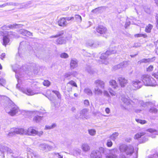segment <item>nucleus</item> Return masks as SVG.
I'll return each mask as SVG.
<instances>
[{
    "label": "nucleus",
    "mask_w": 158,
    "mask_h": 158,
    "mask_svg": "<svg viewBox=\"0 0 158 158\" xmlns=\"http://www.w3.org/2000/svg\"><path fill=\"white\" fill-rule=\"evenodd\" d=\"M123 104H121V106L123 110H126L129 111H131V109L128 108L129 105H131L133 111L136 113H141L146 106H148L150 103H144L141 100L136 99H133L132 101L130 99L122 97L121 99Z\"/></svg>",
    "instance_id": "1"
},
{
    "label": "nucleus",
    "mask_w": 158,
    "mask_h": 158,
    "mask_svg": "<svg viewBox=\"0 0 158 158\" xmlns=\"http://www.w3.org/2000/svg\"><path fill=\"white\" fill-rule=\"evenodd\" d=\"M152 75L157 79V81H156L150 75L143 74L141 76V78L144 84L147 86H158V72H153Z\"/></svg>",
    "instance_id": "2"
},
{
    "label": "nucleus",
    "mask_w": 158,
    "mask_h": 158,
    "mask_svg": "<svg viewBox=\"0 0 158 158\" xmlns=\"http://www.w3.org/2000/svg\"><path fill=\"white\" fill-rule=\"evenodd\" d=\"M109 151L105 148L100 147L98 149L92 151L90 154V158H102V154L106 155Z\"/></svg>",
    "instance_id": "3"
},
{
    "label": "nucleus",
    "mask_w": 158,
    "mask_h": 158,
    "mask_svg": "<svg viewBox=\"0 0 158 158\" xmlns=\"http://www.w3.org/2000/svg\"><path fill=\"white\" fill-rule=\"evenodd\" d=\"M116 49V48L114 49H110L107 50L106 52L102 53L100 57L101 63L106 65L109 62L107 59L108 56L111 54L116 53L117 51Z\"/></svg>",
    "instance_id": "4"
},
{
    "label": "nucleus",
    "mask_w": 158,
    "mask_h": 158,
    "mask_svg": "<svg viewBox=\"0 0 158 158\" xmlns=\"http://www.w3.org/2000/svg\"><path fill=\"white\" fill-rule=\"evenodd\" d=\"M119 150L121 152H124L127 155L131 156L133 154L134 152V148L131 145H126L123 144L120 145Z\"/></svg>",
    "instance_id": "5"
},
{
    "label": "nucleus",
    "mask_w": 158,
    "mask_h": 158,
    "mask_svg": "<svg viewBox=\"0 0 158 158\" xmlns=\"http://www.w3.org/2000/svg\"><path fill=\"white\" fill-rule=\"evenodd\" d=\"M60 37L57 40L56 42L58 44H65L66 40H68L67 38L64 35V31H61L59 32L57 34L55 35H53L51 37Z\"/></svg>",
    "instance_id": "6"
},
{
    "label": "nucleus",
    "mask_w": 158,
    "mask_h": 158,
    "mask_svg": "<svg viewBox=\"0 0 158 158\" xmlns=\"http://www.w3.org/2000/svg\"><path fill=\"white\" fill-rule=\"evenodd\" d=\"M10 38L18 37L19 36L15 35V33L13 32H8L7 35L3 36L2 44L6 47L7 45H9L10 44Z\"/></svg>",
    "instance_id": "7"
},
{
    "label": "nucleus",
    "mask_w": 158,
    "mask_h": 158,
    "mask_svg": "<svg viewBox=\"0 0 158 158\" xmlns=\"http://www.w3.org/2000/svg\"><path fill=\"white\" fill-rule=\"evenodd\" d=\"M9 110L6 108V112L10 115L13 116L15 115L19 111L18 107L14 103L9 104Z\"/></svg>",
    "instance_id": "8"
},
{
    "label": "nucleus",
    "mask_w": 158,
    "mask_h": 158,
    "mask_svg": "<svg viewBox=\"0 0 158 158\" xmlns=\"http://www.w3.org/2000/svg\"><path fill=\"white\" fill-rule=\"evenodd\" d=\"M17 79L18 83L16 85V88L20 91H22L23 93L25 94L28 95H32L35 94V92L31 90L30 88H27L26 89L21 87L19 84V80L18 79L17 76H16Z\"/></svg>",
    "instance_id": "9"
},
{
    "label": "nucleus",
    "mask_w": 158,
    "mask_h": 158,
    "mask_svg": "<svg viewBox=\"0 0 158 158\" xmlns=\"http://www.w3.org/2000/svg\"><path fill=\"white\" fill-rule=\"evenodd\" d=\"M26 130H25L23 128H13L11 129L10 131L8 134L7 135L11 136L15 134L26 135Z\"/></svg>",
    "instance_id": "10"
},
{
    "label": "nucleus",
    "mask_w": 158,
    "mask_h": 158,
    "mask_svg": "<svg viewBox=\"0 0 158 158\" xmlns=\"http://www.w3.org/2000/svg\"><path fill=\"white\" fill-rule=\"evenodd\" d=\"M145 134L143 132L138 133L135 135L134 138L135 139H139L140 143L145 142L148 140L147 137L143 136Z\"/></svg>",
    "instance_id": "11"
},
{
    "label": "nucleus",
    "mask_w": 158,
    "mask_h": 158,
    "mask_svg": "<svg viewBox=\"0 0 158 158\" xmlns=\"http://www.w3.org/2000/svg\"><path fill=\"white\" fill-rule=\"evenodd\" d=\"M131 84L132 89L135 90L140 88L142 86V83L140 81L135 79L132 81Z\"/></svg>",
    "instance_id": "12"
},
{
    "label": "nucleus",
    "mask_w": 158,
    "mask_h": 158,
    "mask_svg": "<svg viewBox=\"0 0 158 158\" xmlns=\"http://www.w3.org/2000/svg\"><path fill=\"white\" fill-rule=\"evenodd\" d=\"M53 147L47 144L44 143L40 144L39 146V149L44 152L50 151L52 148Z\"/></svg>",
    "instance_id": "13"
},
{
    "label": "nucleus",
    "mask_w": 158,
    "mask_h": 158,
    "mask_svg": "<svg viewBox=\"0 0 158 158\" xmlns=\"http://www.w3.org/2000/svg\"><path fill=\"white\" fill-rule=\"evenodd\" d=\"M95 87H98L104 89L105 87V83L104 81L99 79L95 80L94 82Z\"/></svg>",
    "instance_id": "14"
},
{
    "label": "nucleus",
    "mask_w": 158,
    "mask_h": 158,
    "mask_svg": "<svg viewBox=\"0 0 158 158\" xmlns=\"http://www.w3.org/2000/svg\"><path fill=\"white\" fill-rule=\"evenodd\" d=\"M78 60L75 58L72 59L70 64V68L71 69H74L78 66Z\"/></svg>",
    "instance_id": "15"
},
{
    "label": "nucleus",
    "mask_w": 158,
    "mask_h": 158,
    "mask_svg": "<svg viewBox=\"0 0 158 158\" xmlns=\"http://www.w3.org/2000/svg\"><path fill=\"white\" fill-rule=\"evenodd\" d=\"M26 135H36L37 131L34 129L32 127H30L28 128L27 130H26Z\"/></svg>",
    "instance_id": "16"
},
{
    "label": "nucleus",
    "mask_w": 158,
    "mask_h": 158,
    "mask_svg": "<svg viewBox=\"0 0 158 158\" xmlns=\"http://www.w3.org/2000/svg\"><path fill=\"white\" fill-rule=\"evenodd\" d=\"M97 31L101 34H105L107 31L106 27L103 26H99L96 29Z\"/></svg>",
    "instance_id": "17"
},
{
    "label": "nucleus",
    "mask_w": 158,
    "mask_h": 158,
    "mask_svg": "<svg viewBox=\"0 0 158 158\" xmlns=\"http://www.w3.org/2000/svg\"><path fill=\"white\" fill-rule=\"evenodd\" d=\"M58 23L59 26L62 27H66L68 24V23L64 17L60 18L58 21Z\"/></svg>",
    "instance_id": "18"
},
{
    "label": "nucleus",
    "mask_w": 158,
    "mask_h": 158,
    "mask_svg": "<svg viewBox=\"0 0 158 158\" xmlns=\"http://www.w3.org/2000/svg\"><path fill=\"white\" fill-rule=\"evenodd\" d=\"M127 65V61H123L117 65L114 66L113 67V69L115 70L121 68L126 67Z\"/></svg>",
    "instance_id": "19"
},
{
    "label": "nucleus",
    "mask_w": 158,
    "mask_h": 158,
    "mask_svg": "<svg viewBox=\"0 0 158 158\" xmlns=\"http://www.w3.org/2000/svg\"><path fill=\"white\" fill-rule=\"evenodd\" d=\"M35 114V115L34 116L33 118V121L37 123H39L42 120V117L39 115L40 114L38 111H36Z\"/></svg>",
    "instance_id": "20"
},
{
    "label": "nucleus",
    "mask_w": 158,
    "mask_h": 158,
    "mask_svg": "<svg viewBox=\"0 0 158 158\" xmlns=\"http://www.w3.org/2000/svg\"><path fill=\"white\" fill-rule=\"evenodd\" d=\"M81 150L79 148H75L70 151V153L75 156H77L80 155Z\"/></svg>",
    "instance_id": "21"
},
{
    "label": "nucleus",
    "mask_w": 158,
    "mask_h": 158,
    "mask_svg": "<svg viewBox=\"0 0 158 158\" xmlns=\"http://www.w3.org/2000/svg\"><path fill=\"white\" fill-rule=\"evenodd\" d=\"M95 95L101 96L103 94V90L99 87H95L93 91Z\"/></svg>",
    "instance_id": "22"
},
{
    "label": "nucleus",
    "mask_w": 158,
    "mask_h": 158,
    "mask_svg": "<svg viewBox=\"0 0 158 158\" xmlns=\"http://www.w3.org/2000/svg\"><path fill=\"white\" fill-rule=\"evenodd\" d=\"M81 148L84 152H87L90 150V148L88 143H83L81 146Z\"/></svg>",
    "instance_id": "23"
},
{
    "label": "nucleus",
    "mask_w": 158,
    "mask_h": 158,
    "mask_svg": "<svg viewBox=\"0 0 158 158\" xmlns=\"http://www.w3.org/2000/svg\"><path fill=\"white\" fill-rule=\"evenodd\" d=\"M19 32L20 34L23 35L28 36L32 35V33L24 29H21L19 31Z\"/></svg>",
    "instance_id": "24"
},
{
    "label": "nucleus",
    "mask_w": 158,
    "mask_h": 158,
    "mask_svg": "<svg viewBox=\"0 0 158 158\" xmlns=\"http://www.w3.org/2000/svg\"><path fill=\"white\" fill-rule=\"evenodd\" d=\"M118 81L122 87L125 86L127 83V80L123 77H119L118 78Z\"/></svg>",
    "instance_id": "25"
},
{
    "label": "nucleus",
    "mask_w": 158,
    "mask_h": 158,
    "mask_svg": "<svg viewBox=\"0 0 158 158\" xmlns=\"http://www.w3.org/2000/svg\"><path fill=\"white\" fill-rule=\"evenodd\" d=\"M18 25L17 24H15L12 25H9L8 26L4 25L2 27L3 30H9L10 29H13L16 28V26Z\"/></svg>",
    "instance_id": "26"
},
{
    "label": "nucleus",
    "mask_w": 158,
    "mask_h": 158,
    "mask_svg": "<svg viewBox=\"0 0 158 158\" xmlns=\"http://www.w3.org/2000/svg\"><path fill=\"white\" fill-rule=\"evenodd\" d=\"M19 4H18V6H19V8H27L30 7L31 6L30 5L31 4V2H28L23 3L22 4H20L19 3Z\"/></svg>",
    "instance_id": "27"
},
{
    "label": "nucleus",
    "mask_w": 158,
    "mask_h": 158,
    "mask_svg": "<svg viewBox=\"0 0 158 158\" xmlns=\"http://www.w3.org/2000/svg\"><path fill=\"white\" fill-rule=\"evenodd\" d=\"M109 84L113 88L115 89H118V87L115 81L113 80H110L109 81Z\"/></svg>",
    "instance_id": "28"
},
{
    "label": "nucleus",
    "mask_w": 158,
    "mask_h": 158,
    "mask_svg": "<svg viewBox=\"0 0 158 158\" xmlns=\"http://www.w3.org/2000/svg\"><path fill=\"white\" fill-rule=\"evenodd\" d=\"M86 44L87 46L92 47L93 48L97 47L99 45V44L98 43L96 42H94L92 40L88 41L87 43Z\"/></svg>",
    "instance_id": "29"
},
{
    "label": "nucleus",
    "mask_w": 158,
    "mask_h": 158,
    "mask_svg": "<svg viewBox=\"0 0 158 158\" xmlns=\"http://www.w3.org/2000/svg\"><path fill=\"white\" fill-rule=\"evenodd\" d=\"M27 151L28 152L27 155L28 158H33L32 154L34 151L29 148H27Z\"/></svg>",
    "instance_id": "30"
},
{
    "label": "nucleus",
    "mask_w": 158,
    "mask_h": 158,
    "mask_svg": "<svg viewBox=\"0 0 158 158\" xmlns=\"http://www.w3.org/2000/svg\"><path fill=\"white\" fill-rule=\"evenodd\" d=\"M152 59H143L138 62V64H140L143 63H147L152 61Z\"/></svg>",
    "instance_id": "31"
},
{
    "label": "nucleus",
    "mask_w": 158,
    "mask_h": 158,
    "mask_svg": "<svg viewBox=\"0 0 158 158\" xmlns=\"http://www.w3.org/2000/svg\"><path fill=\"white\" fill-rule=\"evenodd\" d=\"M88 111L87 109H84L82 110L80 112V116L82 118H85L87 114Z\"/></svg>",
    "instance_id": "32"
},
{
    "label": "nucleus",
    "mask_w": 158,
    "mask_h": 158,
    "mask_svg": "<svg viewBox=\"0 0 158 158\" xmlns=\"http://www.w3.org/2000/svg\"><path fill=\"white\" fill-rule=\"evenodd\" d=\"M118 135V132H114L110 136L109 138L110 139L114 141L117 138Z\"/></svg>",
    "instance_id": "33"
},
{
    "label": "nucleus",
    "mask_w": 158,
    "mask_h": 158,
    "mask_svg": "<svg viewBox=\"0 0 158 158\" xmlns=\"http://www.w3.org/2000/svg\"><path fill=\"white\" fill-rule=\"evenodd\" d=\"M153 26L152 25L149 24L145 28V31L147 33H150L152 28Z\"/></svg>",
    "instance_id": "34"
},
{
    "label": "nucleus",
    "mask_w": 158,
    "mask_h": 158,
    "mask_svg": "<svg viewBox=\"0 0 158 158\" xmlns=\"http://www.w3.org/2000/svg\"><path fill=\"white\" fill-rule=\"evenodd\" d=\"M2 151L3 152H7L8 153H11L12 152V151L9 148L6 146H3L2 148Z\"/></svg>",
    "instance_id": "35"
},
{
    "label": "nucleus",
    "mask_w": 158,
    "mask_h": 158,
    "mask_svg": "<svg viewBox=\"0 0 158 158\" xmlns=\"http://www.w3.org/2000/svg\"><path fill=\"white\" fill-rule=\"evenodd\" d=\"M102 7L96 8L95 9L92 10V12L95 14L101 13L102 11Z\"/></svg>",
    "instance_id": "36"
},
{
    "label": "nucleus",
    "mask_w": 158,
    "mask_h": 158,
    "mask_svg": "<svg viewBox=\"0 0 158 158\" xmlns=\"http://www.w3.org/2000/svg\"><path fill=\"white\" fill-rule=\"evenodd\" d=\"M84 92L85 93L89 96H91L92 95V92L90 89L88 88H85L84 89Z\"/></svg>",
    "instance_id": "37"
},
{
    "label": "nucleus",
    "mask_w": 158,
    "mask_h": 158,
    "mask_svg": "<svg viewBox=\"0 0 158 158\" xmlns=\"http://www.w3.org/2000/svg\"><path fill=\"white\" fill-rule=\"evenodd\" d=\"M147 131L148 132H150V133H151L152 135H158V131L155 129H152V128H150L149 129H148L147 130Z\"/></svg>",
    "instance_id": "38"
},
{
    "label": "nucleus",
    "mask_w": 158,
    "mask_h": 158,
    "mask_svg": "<svg viewBox=\"0 0 158 158\" xmlns=\"http://www.w3.org/2000/svg\"><path fill=\"white\" fill-rule=\"evenodd\" d=\"M56 126V124L55 123H52L51 125H46L45 127V129L49 130L53 129Z\"/></svg>",
    "instance_id": "39"
},
{
    "label": "nucleus",
    "mask_w": 158,
    "mask_h": 158,
    "mask_svg": "<svg viewBox=\"0 0 158 158\" xmlns=\"http://www.w3.org/2000/svg\"><path fill=\"white\" fill-rule=\"evenodd\" d=\"M88 131L89 134L91 136H94L96 135V131L94 129H89Z\"/></svg>",
    "instance_id": "40"
},
{
    "label": "nucleus",
    "mask_w": 158,
    "mask_h": 158,
    "mask_svg": "<svg viewBox=\"0 0 158 158\" xmlns=\"http://www.w3.org/2000/svg\"><path fill=\"white\" fill-rule=\"evenodd\" d=\"M134 36L135 37H143L145 38L147 37V35L146 34H137L135 35Z\"/></svg>",
    "instance_id": "41"
},
{
    "label": "nucleus",
    "mask_w": 158,
    "mask_h": 158,
    "mask_svg": "<svg viewBox=\"0 0 158 158\" xmlns=\"http://www.w3.org/2000/svg\"><path fill=\"white\" fill-rule=\"evenodd\" d=\"M75 18L77 22L78 23H81L82 21V18L81 16L79 15H76Z\"/></svg>",
    "instance_id": "42"
},
{
    "label": "nucleus",
    "mask_w": 158,
    "mask_h": 158,
    "mask_svg": "<svg viewBox=\"0 0 158 158\" xmlns=\"http://www.w3.org/2000/svg\"><path fill=\"white\" fill-rule=\"evenodd\" d=\"M6 6H17L18 4H19L18 3H14L12 2H7L5 3Z\"/></svg>",
    "instance_id": "43"
},
{
    "label": "nucleus",
    "mask_w": 158,
    "mask_h": 158,
    "mask_svg": "<svg viewBox=\"0 0 158 158\" xmlns=\"http://www.w3.org/2000/svg\"><path fill=\"white\" fill-rule=\"evenodd\" d=\"M135 120L138 123H139L142 124H144L147 122L144 120H142L139 119H136Z\"/></svg>",
    "instance_id": "44"
},
{
    "label": "nucleus",
    "mask_w": 158,
    "mask_h": 158,
    "mask_svg": "<svg viewBox=\"0 0 158 158\" xmlns=\"http://www.w3.org/2000/svg\"><path fill=\"white\" fill-rule=\"evenodd\" d=\"M6 83L5 80L1 77L0 79V85L4 86Z\"/></svg>",
    "instance_id": "45"
},
{
    "label": "nucleus",
    "mask_w": 158,
    "mask_h": 158,
    "mask_svg": "<svg viewBox=\"0 0 158 158\" xmlns=\"http://www.w3.org/2000/svg\"><path fill=\"white\" fill-rule=\"evenodd\" d=\"M64 77L65 78H67L68 79H70L72 77L70 72L65 73L64 75Z\"/></svg>",
    "instance_id": "46"
},
{
    "label": "nucleus",
    "mask_w": 158,
    "mask_h": 158,
    "mask_svg": "<svg viewBox=\"0 0 158 158\" xmlns=\"http://www.w3.org/2000/svg\"><path fill=\"white\" fill-rule=\"evenodd\" d=\"M109 92L112 96H115L116 94V91H114L111 88H109L108 89Z\"/></svg>",
    "instance_id": "47"
},
{
    "label": "nucleus",
    "mask_w": 158,
    "mask_h": 158,
    "mask_svg": "<svg viewBox=\"0 0 158 158\" xmlns=\"http://www.w3.org/2000/svg\"><path fill=\"white\" fill-rule=\"evenodd\" d=\"M52 92L54 93L57 96L58 98H61V95L58 91L56 90H52Z\"/></svg>",
    "instance_id": "48"
},
{
    "label": "nucleus",
    "mask_w": 158,
    "mask_h": 158,
    "mask_svg": "<svg viewBox=\"0 0 158 158\" xmlns=\"http://www.w3.org/2000/svg\"><path fill=\"white\" fill-rule=\"evenodd\" d=\"M69 85L77 87V86L76 83L73 81H69L67 84V85Z\"/></svg>",
    "instance_id": "49"
},
{
    "label": "nucleus",
    "mask_w": 158,
    "mask_h": 158,
    "mask_svg": "<svg viewBox=\"0 0 158 158\" xmlns=\"http://www.w3.org/2000/svg\"><path fill=\"white\" fill-rule=\"evenodd\" d=\"M43 85L44 86H48L50 84V83L49 81L48 80H45L43 83Z\"/></svg>",
    "instance_id": "50"
},
{
    "label": "nucleus",
    "mask_w": 158,
    "mask_h": 158,
    "mask_svg": "<svg viewBox=\"0 0 158 158\" xmlns=\"http://www.w3.org/2000/svg\"><path fill=\"white\" fill-rule=\"evenodd\" d=\"M60 56L62 58H66L68 57L69 56L67 53L64 52L60 55Z\"/></svg>",
    "instance_id": "51"
},
{
    "label": "nucleus",
    "mask_w": 158,
    "mask_h": 158,
    "mask_svg": "<svg viewBox=\"0 0 158 158\" xmlns=\"http://www.w3.org/2000/svg\"><path fill=\"white\" fill-rule=\"evenodd\" d=\"M154 69L153 65H150L148 67L146 68V71L148 72H150L152 71Z\"/></svg>",
    "instance_id": "52"
},
{
    "label": "nucleus",
    "mask_w": 158,
    "mask_h": 158,
    "mask_svg": "<svg viewBox=\"0 0 158 158\" xmlns=\"http://www.w3.org/2000/svg\"><path fill=\"white\" fill-rule=\"evenodd\" d=\"M54 156H55L58 158H63V156L61 155L60 153L58 152H54L53 153Z\"/></svg>",
    "instance_id": "53"
},
{
    "label": "nucleus",
    "mask_w": 158,
    "mask_h": 158,
    "mask_svg": "<svg viewBox=\"0 0 158 158\" xmlns=\"http://www.w3.org/2000/svg\"><path fill=\"white\" fill-rule=\"evenodd\" d=\"M149 112L151 113H156L157 112V109L155 107H153L149 110Z\"/></svg>",
    "instance_id": "54"
},
{
    "label": "nucleus",
    "mask_w": 158,
    "mask_h": 158,
    "mask_svg": "<svg viewBox=\"0 0 158 158\" xmlns=\"http://www.w3.org/2000/svg\"><path fill=\"white\" fill-rule=\"evenodd\" d=\"M113 145V143L110 139L108 140L106 143V145L108 147H111Z\"/></svg>",
    "instance_id": "55"
},
{
    "label": "nucleus",
    "mask_w": 158,
    "mask_h": 158,
    "mask_svg": "<svg viewBox=\"0 0 158 158\" xmlns=\"http://www.w3.org/2000/svg\"><path fill=\"white\" fill-rule=\"evenodd\" d=\"M145 11L147 13L150 14L151 12L150 8L146 6H145L143 8Z\"/></svg>",
    "instance_id": "56"
},
{
    "label": "nucleus",
    "mask_w": 158,
    "mask_h": 158,
    "mask_svg": "<svg viewBox=\"0 0 158 158\" xmlns=\"http://www.w3.org/2000/svg\"><path fill=\"white\" fill-rule=\"evenodd\" d=\"M130 20V19H127L126 20V22L125 24V27L126 28H127L131 24V21Z\"/></svg>",
    "instance_id": "57"
},
{
    "label": "nucleus",
    "mask_w": 158,
    "mask_h": 158,
    "mask_svg": "<svg viewBox=\"0 0 158 158\" xmlns=\"http://www.w3.org/2000/svg\"><path fill=\"white\" fill-rule=\"evenodd\" d=\"M106 158H118L117 156L116 155L111 154L106 156Z\"/></svg>",
    "instance_id": "58"
},
{
    "label": "nucleus",
    "mask_w": 158,
    "mask_h": 158,
    "mask_svg": "<svg viewBox=\"0 0 158 158\" xmlns=\"http://www.w3.org/2000/svg\"><path fill=\"white\" fill-rule=\"evenodd\" d=\"M103 93L104 95L106 97H110V95L109 94L108 92L106 90H104L103 91Z\"/></svg>",
    "instance_id": "59"
},
{
    "label": "nucleus",
    "mask_w": 158,
    "mask_h": 158,
    "mask_svg": "<svg viewBox=\"0 0 158 158\" xmlns=\"http://www.w3.org/2000/svg\"><path fill=\"white\" fill-rule=\"evenodd\" d=\"M33 156L35 158H40V156L35 152H33L32 156Z\"/></svg>",
    "instance_id": "60"
},
{
    "label": "nucleus",
    "mask_w": 158,
    "mask_h": 158,
    "mask_svg": "<svg viewBox=\"0 0 158 158\" xmlns=\"http://www.w3.org/2000/svg\"><path fill=\"white\" fill-rule=\"evenodd\" d=\"M148 158H158V155L154 154L148 156Z\"/></svg>",
    "instance_id": "61"
},
{
    "label": "nucleus",
    "mask_w": 158,
    "mask_h": 158,
    "mask_svg": "<svg viewBox=\"0 0 158 158\" xmlns=\"http://www.w3.org/2000/svg\"><path fill=\"white\" fill-rule=\"evenodd\" d=\"M70 73L72 77H76L78 74L77 73L76 71H73Z\"/></svg>",
    "instance_id": "62"
},
{
    "label": "nucleus",
    "mask_w": 158,
    "mask_h": 158,
    "mask_svg": "<svg viewBox=\"0 0 158 158\" xmlns=\"http://www.w3.org/2000/svg\"><path fill=\"white\" fill-rule=\"evenodd\" d=\"M66 21H69L71 20H73L74 19V17H64Z\"/></svg>",
    "instance_id": "63"
},
{
    "label": "nucleus",
    "mask_w": 158,
    "mask_h": 158,
    "mask_svg": "<svg viewBox=\"0 0 158 158\" xmlns=\"http://www.w3.org/2000/svg\"><path fill=\"white\" fill-rule=\"evenodd\" d=\"M139 8V6H137L136 8H135V10L137 14L138 13V12H140L142 10V9Z\"/></svg>",
    "instance_id": "64"
}]
</instances>
